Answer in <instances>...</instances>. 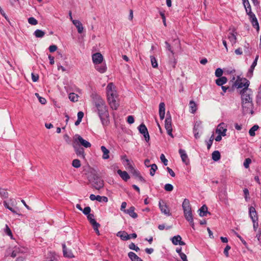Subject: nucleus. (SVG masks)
<instances>
[{
	"label": "nucleus",
	"mask_w": 261,
	"mask_h": 261,
	"mask_svg": "<svg viewBox=\"0 0 261 261\" xmlns=\"http://www.w3.org/2000/svg\"><path fill=\"white\" fill-rule=\"evenodd\" d=\"M117 236L119 237L122 240L126 241L130 239V235L125 231H119L117 233Z\"/></svg>",
	"instance_id": "a878e982"
},
{
	"label": "nucleus",
	"mask_w": 261,
	"mask_h": 261,
	"mask_svg": "<svg viewBox=\"0 0 261 261\" xmlns=\"http://www.w3.org/2000/svg\"><path fill=\"white\" fill-rule=\"evenodd\" d=\"M62 247H63V254L65 257L71 258L74 257V255L73 253H72L71 251L70 250H68L66 247L65 244H62Z\"/></svg>",
	"instance_id": "4be33fe9"
},
{
	"label": "nucleus",
	"mask_w": 261,
	"mask_h": 261,
	"mask_svg": "<svg viewBox=\"0 0 261 261\" xmlns=\"http://www.w3.org/2000/svg\"><path fill=\"white\" fill-rule=\"evenodd\" d=\"M73 24L75 26L79 33L81 34L84 30V27L82 23L79 20H72Z\"/></svg>",
	"instance_id": "a211bd4d"
},
{
	"label": "nucleus",
	"mask_w": 261,
	"mask_h": 261,
	"mask_svg": "<svg viewBox=\"0 0 261 261\" xmlns=\"http://www.w3.org/2000/svg\"><path fill=\"white\" fill-rule=\"evenodd\" d=\"M199 216L200 217H204L206 216V214L208 213L207 212V207L205 205H203L201 208L199 210Z\"/></svg>",
	"instance_id": "7c9ffc66"
},
{
	"label": "nucleus",
	"mask_w": 261,
	"mask_h": 261,
	"mask_svg": "<svg viewBox=\"0 0 261 261\" xmlns=\"http://www.w3.org/2000/svg\"><path fill=\"white\" fill-rule=\"evenodd\" d=\"M0 196L2 199H6L9 196V193L6 189L0 188Z\"/></svg>",
	"instance_id": "72a5a7b5"
},
{
	"label": "nucleus",
	"mask_w": 261,
	"mask_h": 261,
	"mask_svg": "<svg viewBox=\"0 0 261 261\" xmlns=\"http://www.w3.org/2000/svg\"><path fill=\"white\" fill-rule=\"evenodd\" d=\"M72 165L74 168H80L81 166V162L78 159H74L72 161Z\"/></svg>",
	"instance_id": "a18cd8bd"
},
{
	"label": "nucleus",
	"mask_w": 261,
	"mask_h": 261,
	"mask_svg": "<svg viewBox=\"0 0 261 261\" xmlns=\"http://www.w3.org/2000/svg\"><path fill=\"white\" fill-rule=\"evenodd\" d=\"M138 129L139 132L142 134H145L148 132L147 127L143 123H142L139 126Z\"/></svg>",
	"instance_id": "4c0bfd02"
},
{
	"label": "nucleus",
	"mask_w": 261,
	"mask_h": 261,
	"mask_svg": "<svg viewBox=\"0 0 261 261\" xmlns=\"http://www.w3.org/2000/svg\"><path fill=\"white\" fill-rule=\"evenodd\" d=\"M78 95L74 93H71L69 95V98L73 102H75L78 100Z\"/></svg>",
	"instance_id": "c03bdc74"
},
{
	"label": "nucleus",
	"mask_w": 261,
	"mask_h": 261,
	"mask_svg": "<svg viewBox=\"0 0 261 261\" xmlns=\"http://www.w3.org/2000/svg\"><path fill=\"white\" fill-rule=\"evenodd\" d=\"M4 206L6 208L9 210L14 214H17L16 211L12 207V206H16L17 204V202L15 199L14 198H10L8 202L5 200L3 201Z\"/></svg>",
	"instance_id": "423d86ee"
},
{
	"label": "nucleus",
	"mask_w": 261,
	"mask_h": 261,
	"mask_svg": "<svg viewBox=\"0 0 261 261\" xmlns=\"http://www.w3.org/2000/svg\"><path fill=\"white\" fill-rule=\"evenodd\" d=\"M237 33L235 32H231L229 33L228 35V39L229 41L231 43L232 45H234L237 42V37H236Z\"/></svg>",
	"instance_id": "bb28decb"
},
{
	"label": "nucleus",
	"mask_w": 261,
	"mask_h": 261,
	"mask_svg": "<svg viewBox=\"0 0 261 261\" xmlns=\"http://www.w3.org/2000/svg\"><path fill=\"white\" fill-rule=\"evenodd\" d=\"M94 230L96 231V233L99 235V231L98 230V227L100 226V225L97 222H95L92 224Z\"/></svg>",
	"instance_id": "603ef678"
},
{
	"label": "nucleus",
	"mask_w": 261,
	"mask_h": 261,
	"mask_svg": "<svg viewBox=\"0 0 261 261\" xmlns=\"http://www.w3.org/2000/svg\"><path fill=\"white\" fill-rule=\"evenodd\" d=\"M164 189L166 191L170 192L173 190V186L171 184H167L165 185Z\"/></svg>",
	"instance_id": "5fc2aeb1"
},
{
	"label": "nucleus",
	"mask_w": 261,
	"mask_h": 261,
	"mask_svg": "<svg viewBox=\"0 0 261 261\" xmlns=\"http://www.w3.org/2000/svg\"><path fill=\"white\" fill-rule=\"evenodd\" d=\"M125 161L127 162L128 165V168L129 170L130 173L134 176L136 178H138L139 176H140V173L139 171L136 169H135L133 166L130 164L129 161L128 159H125Z\"/></svg>",
	"instance_id": "9d476101"
},
{
	"label": "nucleus",
	"mask_w": 261,
	"mask_h": 261,
	"mask_svg": "<svg viewBox=\"0 0 261 261\" xmlns=\"http://www.w3.org/2000/svg\"><path fill=\"white\" fill-rule=\"evenodd\" d=\"M258 58V56L256 57V58L254 59V61L252 63V65H251L250 69L248 70V75H249L251 76L252 75L253 72V70H254L255 67L257 65V62Z\"/></svg>",
	"instance_id": "c85d7f7f"
},
{
	"label": "nucleus",
	"mask_w": 261,
	"mask_h": 261,
	"mask_svg": "<svg viewBox=\"0 0 261 261\" xmlns=\"http://www.w3.org/2000/svg\"><path fill=\"white\" fill-rule=\"evenodd\" d=\"M103 181L100 178H96L93 182V187L97 190H99L103 187Z\"/></svg>",
	"instance_id": "dca6fc26"
},
{
	"label": "nucleus",
	"mask_w": 261,
	"mask_h": 261,
	"mask_svg": "<svg viewBox=\"0 0 261 261\" xmlns=\"http://www.w3.org/2000/svg\"><path fill=\"white\" fill-rule=\"evenodd\" d=\"M92 98L102 124L107 125L109 114L105 101L99 95L96 94H92Z\"/></svg>",
	"instance_id": "f257e3e1"
},
{
	"label": "nucleus",
	"mask_w": 261,
	"mask_h": 261,
	"mask_svg": "<svg viewBox=\"0 0 261 261\" xmlns=\"http://www.w3.org/2000/svg\"><path fill=\"white\" fill-rule=\"evenodd\" d=\"M165 127L167 130V134L172 138H173V136L172 133V118L171 116L170 115L168 116V114H167V117L165 121Z\"/></svg>",
	"instance_id": "0eeeda50"
},
{
	"label": "nucleus",
	"mask_w": 261,
	"mask_h": 261,
	"mask_svg": "<svg viewBox=\"0 0 261 261\" xmlns=\"http://www.w3.org/2000/svg\"><path fill=\"white\" fill-rule=\"evenodd\" d=\"M165 114V105L164 102H161L159 105V115L160 119L163 120Z\"/></svg>",
	"instance_id": "412c9836"
},
{
	"label": "nucleus",
	"mask_w": 261,
	"mask_h": 261,
	"mask_svg": "<svg viewBox=\"0 0 261 261\" xmlns=\"http://www.w3.org/2000/svg\"><path fill=\"white\" fill-rule=\"evenodd\" d=\"M230 249V246H229V245H227L224 250V253L226 257L229 256L228 251Z\"/></svg>",
	"instance_id": "680f3d73"
},
{
	"label": "nucleus",
	"mask_w": 261,
	"mask_h": 261,
	"mask_svg": "<svg viewBox=\"0 0 261 261\" xmlns=\"http://www.w3.org/2000/svg\"><path fill=\"white\" fill-rule=\"evenodd\" d=\"M128 256L132 261H143L140 257L133 252H129Z\"/></svg>",
	"instance_id": "cd10ccee"
},
{
	"label": "nucleus",
	"mask_w": 261,
	"mask_h": 261,
	"mask_svg": "<svg viewBox=\"0 0 261 261\" xmlns=\"http://www.w3.org/2000/svg\"><path fill=\"white\" fill-rule=\"evenodd\" d=\"M82 212L85 215H88L91 212V208L89 206H87L83 210Z\"/></svg>",
	"instance_id": "bf43d9fd"
},
{
	"label": "nucleus",
	"mask_w": 261,
	"mask_h": 261,
	"mask_svg": "<svg viewBox=\"0 0 261 261\" xmlns=\"http://www.w3.org/2000/svg\"><path fill=\"white\" fill-rule=\"evenodd\" d=\"M227 82V79L225 76L220 77L216 80V83L218 86H223Z\"/></svg>",
	"instance_id": "c756f323"
},
{
	"label": "nucleus",
	"mask_w": 261,
	"mask_h": 261,
	"mask_svg": "<svg viewBox=\"0 0 261 261\" xmlns=\"http://www.w3.org/2000/svg\"><path fill=\"white\" fill-rule=\"evenodd\" d=\"M94 216L93 214H90L87 215V219L90 221L91 224L96 222V220L94 218Z\"/></svg>",
	"instance_id": "09e8293b"
},
{
	"label": "nucleus",
	"mask_w": 261,
	"mask_h": 261,
	"mask_svg": "<svg viewBox=\"0 0 261 261\" xmlns=\"http://www.w3.org/2000/svg\"><path fill=\"white\" fill-rule=\"evenodd\" d=\"M259 127L257 125H254L249 130V134L250 136H255V132L258 129Z\"/></svg>",
	"instance_id": "37998d69"
},
{
	"label": "nucleus",
	"mask_w": 261,
	"mask_h": 261,
	"mask_svg": "<svg viewBox=\"0 0 261 261\" xmlns=\"http://www.w3.org/2000/svg\"><path fill=\"white\" fill-rule=\"evenodd\" d=\"M57 49V46L55 45H52L49 47V50L51 53L55 51Z\"/></svg>",
	"instance_id": "338daca9"
},
{
	"label": "nucleus",
	"mask_w": 261,
	"mask_h": 261,
	"mask_svg": "<svg viewBox=\"0 0 261 261\" xmlns=\"http://www.w3.org/2000/svg\"><path fill=\"white\" fill-rule=\"evenodd\" d=\"M190 112L194 114L196 111V105L193 101H190Z\"/></svg>",
	"instance_id": "79ce46f5"
},
{
	"label": "nucleus",
	"mask_w": 261,
	"mask_h": 261,
	"mask_svg": "<svg viewBox=\"0 0 261 261\" xmlns=\"http://www.w3.org/2000/svg\"><path fill=\"white\" fill-rule=\"evenodd\" d=\"M223 72V71L221 68H218L216 70L215 74L216 76L220 77H222Z\"/></svg>",
	"instance_id": "8fccbe9b"
},
{
	"label": "nucleus",
	"mask_w": 261,
	"mask_h": 261,
	"mask_svg": "<svg viewBox=\"0 0 261 261\" xmlns=\"http://www.w3.org/2000/svg\"><path fill=\"white\" fill-rule=\"evenodd\" d=\"M250 21H251L253 27L254 28H255L257 30V31H258L259 27V24L258 23L257 18H255L253 20H251Z\"/></svg>",
	"instance_id": "49530a36"
},
{
	"label": "nucleus",
	"mask_w": 261,
	"mask_h": 261,
	"mask_svg": "<svg viewBox=\"0 0 261 261\" xmlns=\"http://www.w3.org/2000/svg\"><path fill=\"white\" fill-rule=\"evenodd\" d=\"M165 44L166 45V47L167 50L170 51L173 55L174 54L173 50L171 49V46L170 44L167 42H165Z\"/></svg>",
	"instance_id": "69168bd1"
},
{
	"label": "nucleus",
	"mask_w": 261,
	"mask_h": 261,
	"mask_svg": "<svg viewBox=\"0 0 261 261\" xmlns=\"http://www.w3.org/2000/svg\"><path fill=\"white\" fill-rule=\"evenodd\" d=\"M55 260V253L54 252H49L47 254V257L44 261H54Z\"/></svg>",
	"instance_id": "2f4dec72"
},
{
	"label": "nucleus",
	"mask_w": 261,
	"mask_h": 261,
	"mask_svg": "<svg viewBox=\"0 0 261 261\" xmlns=\"http://www.w3.org/2000/svg\"><path fill=\"white\" fill-rule=\"evenodd\" d=\"M135 207L134 206L130 207L126 211H124V213L128 214L133 218H136L138 217V215L135 212Z\"/></svg>",
	"instance_id": "5701e85b"
},
{
	"label": "nucleus",
	"mask_w": 261,
	"mask_h": 261,
	"mask_svg": "<svg viewBox=\"0 0 261 261\" xmlns=\"http://www.w3.org/2000/svg\"><path fill=\"white\" fill-rule=\"evenodd\" d=\"M97 201L99 202L103 201L105 202H108V198L106 196H100L99 195H97Z\"/></svg>",
	"instance_id": "6e6d98bb"
},
{
	"label": "nucleus",
	"mask_w": 261,
	"mask_h": 261,
	"mask_svg": "<svg viewBox=\"0 0 261 261\" xmlns=\"http://www.w3.org/2000/svg\"><path fill=\"white\" fill-rule=\"evenodd\" d=\"M127 122L129 124H133L134 122V118L133 116L129 115L127 118Z\"/></svg>",
	"instance_id": "e2e57ef3"
},
{
	"label": "nucleus",
	"mask_w": 261,
	"mask_h": 261,
	"mask_svg": "<svg viewBox=\"0 0 261 261\" xmlns=\"http://www.w3.org/2000/svg\"><path fill=\"white\" fill-rule=\"evenodd\" d=\"M251 160L249 158L246 159L243 165L245 168H248L249 166V164L251 163Z\"/></svg>",
	"instance_id": "13d9d810"
},
{
	"label": "nucleus",
	"mask_w": 261,
	"mask_h": 261,
	"mask_svg": "<svg viewBox=\"0 0 261 261\" xmlns=\"http://www.w3.org/2000/svg\"><path fill=\"white\" fill-rule=\"evenodd\" d=\"M45 32L41 30L37 29L34 33V35L36 38H42L45 35Z\"/></svg>",
	"instance_id": "f704fd0d"
},
{
	"label": "nucleus",
	"mask_w": 261,
	"mask_h": 261,
	"mask_svg": "<svg viewBox=\"0 0 261 261\" xmlns=\"http://www.w3.org/2000/svg\"><path fill=\"white\" fill-rule=\"evenodd\" d=\"M184 216L186 219L190 223L192 227L194 229V223L193 221V215L192 211L184 213Z\"/></svg>",
	"instance_id": "2eb2a0df"
},
{
	"label": "nucleus",
	"mask_w": 261,
	"mask_h": 261,
	"mask_svg": "<svg viewBox=\"0 0 261 261\" xmlns=\"http://www.w3.org/2000/svg\"><path fill=\"white\" fill-rule=\"evenodd\" d=\"M28 22L32 25H36L38 23V21L33 17H30L28 19Z\"/></svg>",
	"instance_id": "864d4df0"
},
{
	"label": "nucleus",
	"mask_w": 261,
	"mask_h": 261,
	"mask_svg": "<svg viewBox=\"0 0 261 261\" xmlns=\"http://www.w3.org/2000/svg\"><path fill=\"white\" fill-rule=\"evenodd\" d=\"M220 153L219 151H214L212 153V159L214 161H218L220 159Z\"/></svg>",
	"instance_id": "e433bc0d"
},
{
	"label": "nucleus",
	"mask_w": 261,
	"mask_h": 261,
	"mask_svg": "<svg viewBox=\"0 0 261 261\" xmlns=\"http://www.w3.org/2000/svg\"><path fill=\"white\" fill-rule=\"evenodd\" d=\"M160 14L163 19V24L166 27V18H165L164 13L163 12L161 11V12H160Z\"/></svg>",
	"instance_id": "0e129e2a"
},
{
	"label": "nucleus",
	"mask_w": 261,
	"mask_h": 261,
	"mask_svg": "<svg viewBox=\"0 0 261 261\" xmlns=\"http://www.w3.org/2000/svg\"><path fill=\"white\" fill-rule=\"evenodd\" d=\"M150 60H151V63L152 66L153 68L158 67V64L157 61H156L155 58L153 56H150Z\"/></svg>",
	"instance_id": "de8ad7c7"
},
{
	"label": "nucleus",
	"mask_w": 261,
	"mask_h": 261,
	"mask_svg": "<svg viewBox=\"0 0 261 261\" xmlns=\"http://www.w3.org/2000/svg\"><path fill=\"white\" fill-rule=\"evenodd\" d=\"M184 213L192 211L190 201L188 199H185L182 204Z\"/></svg>",
	"instance_id": "f3484780"
},
{
	"label": "nucleus",
	"mask_w": 261,
	"mask_h": 261,
	"mask_svg": "<svg viewBox=\"0 0 261 261\" xmlns=\"http://www.w3.org/2000/svg\"><path fill=\"white\" fill-rule=\"evenodd\" d=\"M101 150L102 152V158L104 160H107L109 159L110 155V151L104 146H101Z\"/></svg>",
	"instance_id": "393cba45"
},
{
	"label": "nucleus",
	"mask_w": 261,
	"mask_h": 261,
	"mask_svg": "<svg viewBox=\"0 0 261 261\" xmlns=\"http://www.w3.org/2000/svg\"><path fill=\"white\" fill-rule=\"evenodd\" d=\"M224 124L223 123H220L217 128L216 132L218 134H221L223 136H225L226 135V128H225Z\"/></svg>",
	"instance_id": "aec40b11"
},
{
	"label": "nucleus",
	"mask_w": 261,
	"mask_h": 261,
	"mask_svg": "<svg viewBox=\"0 0 261 261\" xmlns=\"http://www.w3.org/2000/svg\"><path fill=\"white\" fill-rule=\"evenodd\" d=\"M35 95L38 97L39 102L41 104H45L46 102V100L44 98L39 96V94L36 93Z\"/></svg>",
	"instance_id": "052dcab7"
},
{
	"label": "nucleus",
	"mask_w": 261,
	"mask_h": 261,
	"mask_svg": "<svg viewBox=\"0 0 261 261\" xmlns=\"http://www.w3.org/2000/svg\"><path fill=\"white\" fill-rule=\"evenodd\" d=\"M256 103L258 105L261 104V85L258 88V91L256 96Z\"/></svg>",
	"instance_id": "a19ab883"
},
{
	"label": "nucleus",
	"mask_w": 261,
	"mask_h": 261,
	"mask_svg": "<svg viewBox=\"0 0 261 261\" xmlns=\"http://www.w3.org/2000/svg\"><path fill=\"white\" fill-rule=\"evenodd\" d=\"M74 140L75 142L80 143V144L86 148L90 147L91 145L90 142L84 140L79 135H75L74 137Z\"/></svg>",
	"instance_id": "6e6552de"
},
{
	"label": "nucleus",
	"mask_w": 261,
	"mask_h": 261,
	"mask_svg": "<svg viewBox=\"0 0 261 261\" xmlns=\"http://www.w3.org/2000/svg\"><path fill=\"white\" fill-rule=\"evenodd\" d=\"M159 207L162 213L167 216L171 215L169 208L163 201L159 202Z\"/></svg>",
	"instance_id": "ddd939ff"
},
{
	"label": "nucleus",
	"mask_w": 261,
	"mask_h": 261,
	"mask_svg": "<svg viewBox=\"0 0 261 261\" xmlns=\"http://www.w3.org/2000/svg\"><path fill=\"white\" fill-rule=\"evenodd\" d=\"M242 108L243 114H253V102H242Z\"/></svg>",
	"instance_id": "20e7f679"
},
{
	"label": "nucleus",
	"mask_w": 261,
	"mask_h": 261,
	"mask_svg": "<svg viewBox=\"0 0 261 261\" xmlns=\"http://www.w3.org/2000/svg\"><path fill=\"white\" fill-rule=\"evenodd\" d=\"M95 68L100 73L105 72L107 69L106 66L104 64H97L95 66Z\"/></svg>",
	"instance_id": "473e14b6"
},
{
	"label": "nucleus",
	"mask_w": 261,
	"mask_h": 261,
	"mask_svg": "<svg viewBox=\"0 0 261 261\" xmlns=\"http://www.w3.org/2000/svg\"><path fill=\"white\" fill-rule=\"evenodd\" d=\"M38 79L39 76L37 74H35L33 73H32V79L33 82H37L38 80Z\"/></svg>",
	"instance_id": "774afa93"
},
{
	"label": "nucleus",
	"mask_w": 261,
	"mask_h": 261,
	"mask_svg": "<svg viewBox=\"0 0 261 261\" xmlns=\"http://www.w3.org/2000/svg\"><path fill=\"white\" fill-rule=\"evenodd\" d=\"M92 60L95 65L100 64L103 60V56L100 53H95L92 55Z\"/></svg>",
	"instance_id": "f8f14e48"
},
{
	"label": "nucleus",
	"mask_w": 261,
	"mask_h": 261,
	"mask_svg": "<svg viewBox=\"0 0 261 261\" xmlns=\"http://www.w3.org/2000/svg\"><path fill=\"white\" fill-rule=\"evenodd\" d=\"M129 248L131 250H134L136 252H138L140 250V248L138 246H137L134 243H131L129 245Z\"/></svg>",
	"instance_id": "3c124183"
},
{
	"label": "nucleus",
	"mask_w": 261,
	"mask_h": 261,
	"mask_svg": "<svg viewBox=\"0 0 261 261\" xmlns=\"http://www.w3.org/2000/svg\"><path fill=\"white\" fill-rule=\"evenodd\" d=\"M160 159L161 161L163 163L165 166H167L168 165V160L166 159L165 156L164 154H162L160 156Z\"/></svg>",
	"instance_id": "4d7b16f0"
},
{
	"label": "nucleus",
	"mask_w": 261,
	"mask_h": 261,
	"mask_svg": "<svg viewBox=\"0 0 261 261\" xmlns=\"http://www.w3.org/2000/svg\"><path fill=\"white\" fill-rule=\"evenodd\" d=\"M241 94V101L242 102H252V98L251 95L252 92L251 90H241L240 92Z\"/></svg>",
	"instance_id": "7ed1b4c3"
},
{
	"label": "nucleus",
	"mask_w": 261,
	"mask_h": 261,
	"mask_svg": "<svg viewBox=\"0 0 261 261\" xmlns=\"http://www.w3.org/2000/svg\"><path fill=\"white\" fill-rule=\"evenodd\" d=\"M151 169H150V175L152 176H154L155 173V171L158 169V166L156 164H153L150 165Z\"/></svg>",
	"instance_id": "ea45409f"
},
{
	"label": "nucleus",
	"mask_w": 261,
	"mask_h": 261,
	"mask_svg": "<svg viewBox=\"0 0 261 261\" xmlns=\"http://www.w3.org/2000/svg\"><path fill=\"white\" fill-rule=\"evenodd\" d=\"M234 85L237 87V88H242V90H250L248 88L249 86V82L246 79H241L238 77V79L234 82Z\"/></svg>",
	"instance_id": "f03ea898"
},
{
	"label": "nucleus",
	"mask_w": 261,
	"mask_h": 261,
	"mask_svg": "<svg viewBox=\"0 0 261 261\" xmlns=\"http://www.w3.org/2000/svg\"><path fill=\"white\" fill-rule=\"evenodd\" d=\"M74 149H75V152L76 153V154L78 155V156H82L83 158H84V149L83 148H77L75 146H73Z\"/></svg>",
	"instance_id": "c9c22d12"
},
{
	"label": "nucleus",
	"mask_w": 261,
	"mask_h": 261,
	"mask_svg": "<svg viewBox=\"0 0 261 261\" xmlns=\"http://www.w3.org/2000/svg\"><path fill=\"white\" fill-rule=\"evenodd\" d=\"M179 153L180 154L182 161L186 165L189 164L190 160L186 151L184 149H180L179 150Z\"/></svg>",
	"instance_id": "4468645a"
},
{
	"label": "nucleus",
	"mask_w": 261,
	"mask_h": 261,
	"mask_svg": "<svg viewBox=\"0 0 261 261\" xmlns=\"http://www.w3.org/2000/svg\"><path fill=\"white\" fill-rule=\"evenodd\" d=\"M172 243L175 245H178V244L179 243V242L181 240V237L179 236V235H177V236H174L173 237L172 239Z\"/></svg>",
	"instance_id": "58836bf2"
},
{
	"label": "nucleus",
	"mask_w": 261,
	"mask_h": 261,
	"mask_svg": "<svg viewBox=\"0 0 261 261\" xmlns=\"http://www.w3.org/2000/svg\"><path fill=\"white\" fill-rule=\"evenodd\" d=\"M25 252L24 248L20 246H15L11 253V257L14 258L19 253H23Z\"/></svg>",
	"instance_id": "9b49d317"
},
{
	"label": "nucleus",
	"mask_w": 261,
	"mask_h": 261,
	"mask_svg": "<svg viewBox=\"0 0 261 261\" xmlns=\"http://www.w3.org/2000/svg\"><path fill=\"white\" fill-rule=\"evenodd\" d=\"M110 107L113 110H117L119 106L118 96L108 99Z\"/></svg>",
	"instance_id": "1a4fd4ad"
},
{
	"label": "nucleus",
	"mask_w": 261,
	"mask_h": 261,
	"mask_svg": "<svg viewBox=\"0 0 261 261\" xmlns=\"http://www.w3.org/2000/svg\"><path fill=\"white\" fill-rule=\"evenodd\" d=\"M115 89L116 87L112 83L108 84L106 88L107 99H109V98L111 97H116L118 96L117 91Z\"/></svg>",
	"instance_id": "39448f33"
},
{
	"label": "nucleus",
	"mask_w": 261,
	"mask_h": 261,
	"mask_svg": "<svg viewBox=\"0 0 261 261\" xmlns=\"http://www.w3.org/2000/svg\"><path fill=\"white\" fill-rule=\"evenodd\" d=\"M117 173L120 175L121 178L125 181H127L130 178L127 172L125 171H123L119 169L117 170Z\"/></svg>",
	"instance_id": "b1692460"
},
{
	"label": "nucleus",
	"mask_w": 261,
	"mask_h": 261,
	"mask_svg": "<svg viewBox=\"0 0 261 261\" xmlns=\"http://www.w3.org/2000/svg\"><path fill=\"white\" fill-rule=\"evenodd\" d=\"M249 216L252 221H253V220L254 221L258 220V217L256 212L255 211V208L253 206H250L249 207Z\"/></svg>",
	"instance_id": "6ab92c4d"
}]
</instances>
